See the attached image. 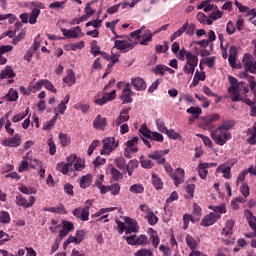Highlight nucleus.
Segmentation results:
<instances>
[{
  "instance_id": "obj_62",
  "label": "nucleus",
  "mask_w": 256,
  "mask_h": 256,
  "mask_svg": "<svg viewBox=\"0 0 256 256\" xmlns=\"http://www.w3.org/2000/svg\"><path fill=\"white\" fill-rule=\"evenodd\" d=\"M47 143L50 155H55V153H57V146L55 145L53 138L48 139Z\"/></svg>"
},
{
  "instance_id": "obj_2",
  "label": "nucleus",
  "mask_w": 256,
  "mask_h": 256,
  "mask_svg": "<svg viewBox=\"0 0 256 256\" xmlns=\"http://www.w3.org/2000/svg\"><path fill=\"white\" fill-rule=\"evenodd\" d=\"M130 37H136V39H142L140 45L147 46L153 41V33L147 27L142 26L140 29L131 32Z\"/></svg>"
},
{
  "instance_id": "obj_58",
  "label": "nucleus",
  "mask_w": 256,
  "mask_h": 256,
  "mask_svg": "<svg viewBox=\"0 0 256 256\" xmlns=\"http://www.w3.org/2000/svg\"><path fill=\"white\" fill-rule=\"evenodd\" d=\"M240 193H241V195H243V197H245V199H247V197H249L250 189H249V185L247 183H243L240 186Z\"/></svg>"
},
{
  "instance_id": "obj_4",
  "label": "nucleus",
  "mask_w": 256,
  "mask_h": 256,
  "mask_svg": "<svg viewBox=\"0 0 256 256\" xmlns=\"http://www.w3.org/2000/svg\"><path fill=\"white\" fill-rule=\"evenodd\" d=\"M30 5H32V11L31 13H28V23H30V25H35V23H37V19L41 15V9H45V4L39 1H32L30 2Z\"/></svg>"
},
{
  "instance_id": "obj_47",
  "label": "nucleus",
  "mask_w": 256,
  "mask_h": 256,
  "mask_svg": "<svg viewBox=\"0 0 256 256\" xmlns=\"http://www.w3.org/2000/svg\"><path fill=\"white\" fill-rule=\"evenodd\" d=\"M108 190L111 192V195L117 196L121 193V185L119 183H114L108 186Z\"/></svg>"
},
{
  "instance_id": "obj_45",
  "label": "nucleus",
  "mask_w": 256,
  "mask_h": 256,
  "mask_svg": "<svg viewBox=\"0 0 256 256\" xmlns=\"http://www.w3.org/2000/svg\"><path fill=\"white\" fill-rule=\"evenodd\" d=\"M90 47H91L90 52L93 54L94 57H97V55H99L102 52L101 47L97 45V40H93L90 44Z\"/></svg>"
},
{
  "instance_id": "obj_48",
  "label": "nucleus",
  "mask_w": 256,
  "mask_h": 256,
  "mask_svg": "<svg viewBox=\"0 0 256 256\" xmlns=\"http://www.w3.org/2000/svg\"><path fill=\"white\" fill-rule=\"evenodd\" d=\"M148 139H151V141H157L158 143H163L164 141L163 134L159 132H151Z\"/></svg>"
},
{
  "instance_id": "obj_36",
  "label": "nucleus",
  "mask_w": 256,
  "mask_h": 256,
  "mask_svg": "<svg viewBox=\"0 0 256 256\" xmlns=\"http://www.w3.org/2000/svg\"><path fill=\"white\" fill-rule=\"evenodd\" d=\"M186 113L191 114L192 117H194V119H199V115H201L203 113V110H201V108H199V107L191 106L190 108H188L186 110Z\"/></svg>"
},
{
  "instance_id": "obj_26",
  "label": "nucleus",
  "mask_w": 256,
  "mask_h": 256,
  "mask_svg": "<svg viewBox=\"0 0 256 256\" xmlns=\"http://www.w3.org/2000/svg\"><path fill=\"white\" fill-rule=\"evenodd\" d=\"M185 241L191 251H195L199 247V242L190 234L186 235Z\"/></svg>"
},
{
  "instance_id": "obj_19",
  "label": "nucleus",
  "mask_w": 256,
  "mask_h": 256,
  "mask_svg": "<svg viewBox=\"0 0 256 256\" xmlns=\"http://www.w3.org/2000/svg\"><path fill=\"white\" fill-rule=\"evenodd\" d=\"M148 159H153L158 165H165V157H163V152H159V150L150 153Z\"/></svg>"
},
{
  "instance_id": "obj_25",
  "label": "nucleus",
  "mask_w": 256,
  "mask_h": 256,
  "mask_svg": "<svg viewBox=\"0 0 256 256\" xmlns=\"http://www.w3.org/2000/svg\"><path fill=\"white\" fill-rule=\"evenodd\" d=\"M91 183H93V175H91V174H87L80 178L81 189H87V187L91 186Z\"/></svg>"
},
{
  "instance_id": "obj_1",
  "label": "nucleus",
  "mask_w": 256,
  "mask_h": 256,
  "mask_svg": "<svg viewBox=\"0 0 256 256\" xmlns=\"http://www.w3.org/2000/svg\"><path fill=\"white\" fill-rule=\"evenodd\" d=\"M228 81L230 83V87L228 88V93L230 94L231 101L237 103L239 101H243V97L241 95H247L249 93V86L245 82H239L237 78L233 76H228Z\"/></svg>"
},
{
  "instance_id": "obj_64",
  "label": "nucleus",
  "mask_w": 256,
  "mask_h": 256,
  "mask_svg": "<svg viewBox=\"0 0 256 256\" xmlns=\"http://www.w3.org/2000/svg\"><path fill=\"white\" fill-rule=\"evenodd\" d=\"M43 83H44L45 89H47L48 91H51V93H57V89L55 88V86H53V83H51V81L44 79Z\"/></svg>"
},
{
  "instance_id": "obj_44",
  "label": "nucleus",
  "mask_w": 256,
  "mask_h": 256,
  "mask_svg": "<svg viewBox=\"0 0 256 256\" xmlns=\"http://www.w3.org/2000/svg\"><path fill=\"white\" fill-rule=\"evenodd\" d=\"M165 135H167V137L169 139H173V141H177V139H179V141H181V134L177 133L174 129H168L165 132Z\"/></svg>"
},
{
  "instance_id": "obj_37",
  "label": "nucleus",
  "mask_w": 256,
  "mask_h": 256,
  "mask_svg": "<svg viewBox=\"0 0 256 256\" xmlns=\"http://www.w3.org/2000/svg\"><path fill=\"white\" fill-rule=\"evenodd\" d=\"M146 219H147V222L151 226L157 225V223H159V217H157V215H155L153 210L146 215Z\"/></svg>"
},
{
  "instance_id": "obj_14",
  "label": "nucleus",
  "mask_w": 256,
  "mask_h": 256,
  "mask_svg": "<svg viewBox=\"0 0 256 256\" xmlns=\"http://www.w3.org/2000/svg\"><path fill=\"white\" fill-rule=\"evenodd\" d=\"M131 85H133L136 91H145L147 89V82L141 77L132 78Z\"/></svg>"
},
{
  "instance_id": "obj_41",
  "label": "nucleus",
  "mask_w": 256,
  "mask_h": 256,
  "mask_svg": "<svg viewBox=\"0 0 256 256\" xmlns=\"http://www.w3.org/2000/svg\"><path fill=\"white\" fill-rule=\"evenodd\" d=\"M0 223L7 225L11 223V215L7 211H0Z\"/></svg>"
},
{
  "instance_id": "obj_8",
  "label": "nucleus",
  "mask_w": 256,
  "mask_h": 256,
  "mask_svg": "<svg viewBox=\"0 0 256 256\" xmlns=\"http://www.w3.org/2000/svg\"><path fill=\"white\" fill-rule=\"evenodd\" d=\"M221 219V214L210 212L208 215H206L200 225L201 227H211V225H215L217 221Z\"/></svg>"
},
{
  "instance_id": "obj_46",
  "label": "nucleus",
  "mask_w": 256,
  "mask_h": 256,
  "mask_svg": "<svg viewBox=\"0 0 256 256\" xmlns=\"http://www.w3.org/2000/svg\"><path fill=\"white\" fill-rule=\"evenodd\" d=\"M152 185L155 189H163V181L156 174H152Z\"/></svg>"
},
{
  "instance_id": "obj_12",
  "label": "nucleus",
  "mask_w": 256,
  "mask_h": 256,
  "mask_svg": "<svg viewBox=\"0 0 256 256\" xmlns=\"http://www.w3.org/2000/svg\"><path fill=\"white\" fill-rule=\"evenodd\" d=\"M131 108H124L121 110L118 118L115 120L114 125L116 127H119V125H122V123H127L131 116H129V111Z\"/></svg>"
},
{
  "instance_id": "obj_30",
  "label": "nucleus",
  "mask_w": 256,
  "mask_h": 256,
  "mask_svg": "<svg viewBox=\"0 0 256 256\" xmlns=\"http://www.w3.org/2000/svg\"><path fill=\"white\" fill-rule=\"evenodd\" d=\"M129 191L135 195H141V193H145V187H143V184H133L130 186Z\"/></svg>"
},
{
  "instance_id": "obj_22",
  "label": "nucleus",
  "mask_w": 256,
  "mask_h": 256,
  "mask_svg": "<svg viewBox=\"0 0 256 256\" xmlns=\"http://www.w3.org/2000/svg\"><path fill=\"white\" fill-rule=\"evenodd\" d=\"M14 77H16V74L11 66H6L5 69L0 72V79H14Z\"/></svg>"
},
{
  "instance_id": "obj_40",
  "label": "nucleus",
  "mask_w": 256,
  "mask_h": 256,
  "mask_svg": "<svg viewBox=\"0 0 256 256\" xmlns=\"http://www.w3.org/2000/svg\"><path fill=\"white\" fill-rule=\"evenodd\" d=\"M114 163L118 169H121V171H125V169H127V161L123 157L116 158Z\"/></svg>"
},
{
  "instance_id": "obj_51",
  "label": "nucleus",
  "mask_w": 256,
  "mask_h": 256,
  "mask_svg": "<svg viewBox=\"0 0 256 256\" xmlns=\"http://www.w3.org/2000/svg\"><path fill=\"white\" fill-rule=\"evenodd\" d=\"M110 173L113 181H119L120 179H123V174L117 170V168H111Z\"/></svg>"
},
{
  "instance_id": "obj_53",
  "label": "nucleus",
  "mask_w": 256,
  "mask_h": 256,
  "mask_svg": "<svg viewBox=\"0 0 256 256\" xmlns=\"http://www.w3.org/2000/svg\"><path fill=\"white\" fill-rule=\"evenodd\" d=\"M27 115H29V108L26 109L25 113H20L15 115L12 118V123H19V121H23V119H25V117H27Z\"/></svg>"
},
{
  "instance_id": "obj_39",
  "label": "nucleus",
  "mask_w": 256,
  "mask_h": 256,
  "mask_svg": "<svg viewBox=\"0 0 256 256\" xmlns=\"http://www.w3.org/2000/svg\"><path fill=\"white\" fill-rule=\"evenodd\" d=\"M209 209H211V211H214L212 213H217V215H223V213H227V207L224 204H221L219 206H209Z\"/></svg>"
},
{
  "instance_id": "obj_11",
  "label": "nucleus",
  "mask_w": 256,
  "mask_h": 256,
  "mask_svg": "<svg viewBox=\"0 0 256 256\" xmlns=\"http://www.w3.org/2000/svg\"><path fill=\"white\" fill-rule=\"evenodd\" d=\"M170 177L173 179L175 186L179 187V185H181L185 179V170L182 168H177Z\"/></svg>"
},
{
  "instance_id": "obj_33",
  "label": "nucleus",
  "mask_w": 256,
  "mask_h": 256,
  "mask_svg": "<svg viewBox=\"0 0 256 256\" xmlns=\"http://www.w3.org/2000/svg\"><path fill=\"white\" fill-rule=\"evenodd\" d=\"M6 101H17L19 99V93L15 89H10L9 92L5 96Z\"/></svg>"
},
{
  "instance_id": "obj_38",
  "label": "nucleus",
  "mask_w": 256,
  "mask_h": 256,
  "mask_svg": "<svg viewBox=\"0 0 256 256\" xmlns=\"http://www.w3.org/2000/svg\"><path fill=\"white\" fill-rule=\"evenodd\" d=\"M183 26H186V30H185L186 35H189L190 37H192V35H195L197 26L194 23L189 24V22H186L183 24Z\"/></svg>"
},
{
  "instance_id": "obj_5",
  "label": "nucleus",
  "mask_w": 256,
  "mask_h": 256,
  "mask_svg": "<svg viewBox=\"0 0 256 256\" xmlns=\"http://www.w3.org/2000/svg\"><path fill=\"white\" fill-rule=\"evenodd\" d=\"M103 149L101 155H110L119 147V141H115V137H108L102 140Z\"/></svg>"
},
{
  "instance_id": "obj_10",
  "label": "nucleus",
  "mask_w": 256,
  "mask_h": 256,
  "mask_svg": "<svg viewBox=\"0 0 256 256\" xmlns=\"http://www.w3.org/2000/svg\"><path fill=\"white\" fill-rule=\"evenodd\" d=\"M62 35L64 37H67V39H77L79 37V34L81 33V27L76 26L71 29L62 28Z\"/></svg>"
},
{
  "instance_id": "obj_27",
  "label": "nucleus",
  "mask_w": 256,
  "mask_h": 256,
  "mask_svg": "<svg viewBox=\"0 0 256 256\" xmlns=\"http://www.w3.org/2000/svg\"><path fill=\"white\" fill-rule=\"evenodd\" d=\"M217 171H221V173H223L224 179H231L232 177L230 166L222 164L217 168Z\"/></svg>"
},
{
  "instance_id": "obj_54",
  "label": "nucleus",
  "mask_w": 256,
  "mask_h": 256,
  "mask_svg": "<svg viewBox=\"0 0 256 256\" xmlns=\"http://www.w3.org/2000/svg\"><path fill=\"white\" fill-rule=\"evenodd\" d=\"M62 228L71 233L75 230V225L71 221L62 220Z\"/></svg>"
},
{
  "instance_id": "obj_63",
  "label": "nucleus",
  "mask_w": 256,
  "mask_h": 256,
  "mask_svg": "<svg viewBox=\"0 0 256 256\" xmlns=\"http://www.w3.org/2000/svg\"><path fill=\"white\" fill-rule=\"evenodd\" d=\"M156 127L160 133H165L168 130L167 126H165V122L161 119L156 120Z\"/></svg>"
},
{
  "instance_id": "obj_28",
  "label": "nucleus",
  "mask_w": 256,
  "mask_h": 256,
  "mask_svg": "<svg viewBox=\"0 0 256 256\" xmlns=\"http://www.w3.org/2000/svg\"><path fill=\"white\" fill-rule=\"evenodd\" d=\"M57 169L58 171H60V173H63V175H67L69 171H73V168H71V163H65V162L58 163Z\"/></svg>"
},
{
  "instance_id": "obj_34",
  "label": "nucleus",
  "mask_w": 256,
  "mask_h": 256,
  "mask_svg": "<svg viewBox=\"0 0 256 256\" xmlns=\"http://www.w3.org/2000/svg\"><path fill=\"white\" fill-rule=\"evenodd\" d=\"M202 209L201 206L197 203H193V211L192 216L196 218V221H201V215H202Z\"/></svg>"
},
{
  "instance_id": "obj_17",
  "label": "nucleus",
  "mask_w": 256,
  "mask_h": 256,
  "mask_svg": "<svg viewBox=\"0 0 256 256\" xmlns=\"http://www.w3.org/2000/svg\"><path fill=\"white\" fill-rule=\"evenodd\" d=\"M72 213L76 219H80L81 221H89V212L82 207L74 209Z\"/></svg>"
},
{
  "instance_id": "obj_59",
  "label": "nucleus",
  "mask_w": 256,
  "mask_h": 256,
  "mask_svg": "<svg viewBox=\"0 0 256 256\" xmlns=\"http://www.w3.org/2000/svg\"><path fill=\"white\" fill-rule=\"evenodd\" d=\"M169 51V44L165 42L164 45L158 44L155 46V52L156 53H167Z\"/></svg>"
},
{
  "instance_id": "obj_16",
  "label": "nucleus",
  "mask_w": 256,
  "mask_h": 256,
  "mask_svg": "<svg viewBox=\"0 0 256 256\" xmlns=\"http://www.w3.org/2000/svg\"><path fill=\"white\" fill-rule=\"evenodd\" d=\"M215 164L213 163H200L198 165V175L199 177H201L202 179H207V175L209 173V167H214Z\"/></svg>"
},
{
  "instance_id": "obj_13",
  "label": "nucleus",
  "mask_w": 256,
  "mask_h": 256,
  "mask_svg": "<svg viewBox=\"0 0 256 256\" xmlns=\"http://www.w3.org/2000/svg\"><path fill=\"white\" fill-rule=\"evenodd\" d=\"M133 95H135V92H133L131 89H123L122 94L119 97L122 101V105L133 103Z\"/></svg>"
},
{
  "instance_id": "obj_49",
  "label": "nucleus",
  "mask_w": 256,
  "mask_h": 256,
  "mask_svg": "<svg viewBox=\"0 0 256 256\" xmlns=\"http://www.w3.org/2000/svg\"><path fill=\"white\" fill-rule=\"evenodd\" d=\"M248 225L252 230H254V232L246 233L245 237L248 239H253V237H256V223L253 220H249Z\"/></svg>"
},
{
  "instance_id": "obj_60",
  "label": "nucleus",
  "mask_w": 256,
  "mask_h": 256,
  "mask_svg": "<svg viewBox=\"0 0 256 256\" xmlns=\"http://www.w3.org/2000/svg\"><path fill=\"white\" fill-rule=\"evenodd\" d=\"M139 132L144 136L146 137V139H149V137L151 136V133L153 131L149 130V128H147V124H143L140 129H139Z\"/></svg>"
},
{
  "instance_id": "obj_20",
  "label": "nucleus",
  "mask_w": 256,
  "mask_h": 256,
  "mask_svg": "<svg viewBox=\"0 0 256 256\" xmlns=\"http://www.w3.org/2000/svg\"><path fill=\"white\" fill-rule=\"evenodd\" d=\"M219 119H221V116L217 113L208 115L204 118L203 126L213 129L211 127V123H215V122L219 121Z\"/></svg>"
},
{
  "instance_id": "obj_50",
  "label": "nucleus",
  "mask_w": 256,
  "mask_h": 256,
  "mask_svg": "<svg viewBox=\"0 0 256 256\" xmlns=\"http://www.w3.org/2000/svg\"><path fill=\"white\" fill-rule=\"evenodd\" d=\"M134 256H153V251L147 248H141L134 253Z\"/></svg>"
},
{
  "instance_id": "obj_55",
  "label": "nucleus",
  "mask_w": 256,
  "mask_h": 256,
  "mask_svg": "<svg viewBox=\"0 0 256 256\" xmlns=\"http://www.w3.org/2000/svg\"><path fill=\"white\" fill-rule=\"evenodd\" d=\"M165 69V65L158 64L152 71L155 75H161V77H163L165 75Z\"/></svg>"
},
{
  "instance_id": "obj_52",
  "label": "nucleus",
  "mask_w": 256,
  "mask_h": 256,
  "mask_svg": "<svg viewBox=\"0 0 256 256\" xmlns=\"http://www.w3.org/2000/svg\"><path fill=\"white\" fill-rule=\"evenodd\" d=\"M249 133L251 137L247 139L248 143L250 145H256V123L254 124L253 129L249 130Z\"/></svg>"
},
{
  "instance_id": "obj_6",
  "label": "nucleus",
  "mask_w": 256,
  "mask_h": 256,
  "mask_svg": "<svg viewBox=\"0 0 256 256\" xmlns=\"http://www.w3.org/2000/svg\"><path fill=\"white\" fill-rule=\"evenodd\" d=\"M35 201H37L35 196H30L29 201H27L23 195L17 194L15 203L16 205H18V207H22L23 209H29L30 207H33V205H35Z\"/></svg>"
},
{
  "instance_id": "obj_43",
  "label": "nucleus",
  "mask_w": 256,
  "mask_h": 256,
  "mask_svg": "<svg viewBox=\"0 0 256 256\" xmlns=\"http://www.w3.org/2000/svg\"><path fill=\"white\" fill-rule=\"evenodd\" d=\"M125 223L128 224V227L131 228V231H133V233H137L139 230L137 229V221L134 219H131L130 217H126L124 219Z\"/></svg>"
},
{
  "instance_id": "obj_24",
  "label": "nucleus",
  "mask_w": 256,
  "mask_h": 256,
  "mask_svg": "<svg viewBox=\"0 0 256 256\" xmlns=\"http://www.w3.org/2000/svg\"><path fill=\"white\" fill-rule=\"evenodd\" d=\"M11 51H13V46L11 45L0 46V65H6L7 58L3 57V55Z\"/></svg>"
},
{
  "instance_id": "obj_29",
  "label": "nucleus",
  "mask_w": 256,
  "mask_h": 256,
  "mask_svg": "<svg viewBox=\"0 0 256 256\" xmlns=\"http://www.w3.org/2000/svg\"><path fill=\"white\" fill-rule=\"evenodd\" d=\"M186 63L188 65H192L194 67H197V65H199V57H197V55L192 53H188L187 54V58H186Z\"/></svg>"
},
{
  "instance_id": "obj_31",
  "label": "nucleus",
  "mask_w": 256,
  "mask_h": 256,
  "mask_svg": "<svg viewBox=\"0 0 256 256\" xmlns=\"http://www.w3.org/2000/svg\"><path fill=\"white\" fill-rule=\"evenodd\" d=\"M138 151L139 148L137 146H126L124 149V157H126V159H131L133 153H137Z\"/></svg>"
},
{
  "instance_id": "obj_18",
  "label": "nucleus",
  "mask_w": 256,
  "mask_h": 256,
  "mask_svg": "<svg viewBox=\"0 0 256 256\" xmlns=\"http://www.w3.org/2000/svg\"><path fill=\"white\" fill-rule=\"evenodd\" d=\"M148 235H150V239L152 241V245L154 249H157V247H159V243H161V239L159 238V234L157 233V230L153 228H149Z\"/></svg>"
},
{
  "instance_id": "obj_23",
  "label": "nucleus",
  "mask_w": 256,
  "mask_h": 256,
  "mask_svg": "<svg viewBox=\"0 0 256 256\" xmlns=\"http://www.w3.org/2000/svg\"><path fill=\"white\" fill-rule=\"evenodd\" d=\"M237 48L236 46H231L229 49V57H228V61H229V65L232 68H235V63L237 61Z\"/></svg>"
},
{
  "instance_id": "obj_57",
  "label": "nucleus",
  "mask_w": 256,
  "mask_h": 256,
  "mask_svg": "<svg viewBox=\"0 0 256 256\" xmlns=\"http://www.w3.org/2000/svg\"><path fill=\"white\" fill-rule=\"evenodd\" d=\"M141 167L143 169H151L153 168V162L150 159H145L143 157L140 158Z\"/></svg>"
},
{
  "instance_id": "obj_42",
  "label": "nucleus",
  "mask_w": 256,
  "mask_h": 256,
  "mask_svg": "<svg viewBox=\"0 0 256 256\" xmlns=\"http://www.w3.org/2000/svg\"><path fill=\"white\" fill-rule=\"evenodd\" d=\"M55 123H57V114L50 121L44 123L42 127L43 131H51L55 127Z\"/></svg>"
},
{
  "instance_id": "obj_32",
  "label": "nucleus",
  "mask_w": 256,
  "mask_h": 256,
  "mask_svg": "<svg viewBox=\"0 0 256 256\" xmlns=\"http://www.w3.org/2000/svg\"><path fill=\"white\" fill-rule=\"evenodd\" d=\"M58 139L62 147H69L71 144V138L65 133H59Z\"/></svg>"
},
{
  "instance_id": "obj_21",
  "label": "nucleus",
  "mask_w": 256,
  "mask_h": 256,
  "mask_svg": "<svg viewBox=\"0 0 256 256\" xmlns=\"http://www.w3.org/2000/svg\"><path fill=\"white\" fill-rule=\"evenodd\" d=\"M63 81L68 85V87L75 85V83H77L75 72L71 69L67 70V76L63 78Z\"/></svg>"
},
{
  "instance_id": "obj_15",
  "label": "nucleus",
  "mask_w": 256,
  "mask_h": 256,
  "mask_svg": "<svg viewBox=\"0 0 256 256\" xmlns=\"http://www.w3.org/2000/svg\"><path fill=\"white\" fill-rule=\"evenodd\" d=\"M94 129H100V131H105V127H107V118L101 116V114L97 115L93 121Z\"/></svg>"
},
{
  "instance_id": "obj_56",
  "label": "nucleus",
  "mask_w": 256,
  "mask_h": 256,
  "mask_svg": "<svg viewBox=\"0 0 256 256\" xmlns=\"http://www.w3.org/2000/svg\"><path fill=\"white\" fill-rule=\"evenodd\" d=\"M197 137H200V139H202V141H203L204 145H206V147L213 149V141H211V138H209L203 134H197Z\"/></svg>"
},
{
  "instance_id": "obj_7",
  "label": "nucleus",
  "mask_w": 256,
  "mask_h": 256,
  "mask_svg": "<svg viewBox=\"0 0 256 256\" xmlns=\"http://www.w3.org/2000/svg\"><path fill=\"white\" fill-rule=\"evenodd\" d=\"M114 47L120 51V53H129V51L135 49V44L129 40H116L114 41Z\"/></svg>"
},
{
  "instance_id": "obj_35",
  "label": "nucleus",
  "mask_w": 256,
  "mask_h": 256,
  "mask_svg": "<svg viewBox=\"0 0 256 256\" xmlns=\"http://www.w3.org/2000/svg\"><path fill=\"white\" fill-rule=\"evenodd\" d=\"M136 245H141L142 247H146V245H149V237H147V235L145 234L136 236Z\"/></svg>"
},
{
  "instance_id": "obj_61",
  "label": "nucleus",
  "mask_w": 256,
  "mask_h": 256,
  "mask_svg": "<svg viewBox=\"0 0 256 256\" xmlns=\"http://www.w3.org/2000/svg\"><path fill=\"white\" fill-rule=\"evenodd\" d=\"M240 13H247L248 15H253L256 17V10L255 9H250L247 6H243V4L239 8Z\"/></svg>"
},
{
  "instance_id": "obj_3",
  "label": "nucleus",
  "mask_w": 256,
  "mask_h": 256,
  "mask_svg": "<svg viewBox=\"0 0 256 256\" xmlns=\"http://www.w3.org/2000/svg\"><path fill=\"white\" fill-rule=\"evenodd\" d=\"M210 135H211L214 143H216V145H220V146L225 145V143H227L229 141V139H231V133L226 132L225 130H223L219 127L215 130H213V128H210Z\"/></svg>"
},
{
  "instance_id": "obj_9",
  "label": "nucleus",
  "mask_w": 256,
  "mask_h": 256,
  "mask_svg": "<svg viewBox=\"0 0 256 256\" xmlns=\"http://www.w3.org/2000/svg\"><path fill=\"white\" fill-rule=\"evenodd\" d=\"M21 136L19 134H15L12 138H5L2 141V145L4 147H14L17 148L21 145Z\"/></svg>"
}]
</instances>
